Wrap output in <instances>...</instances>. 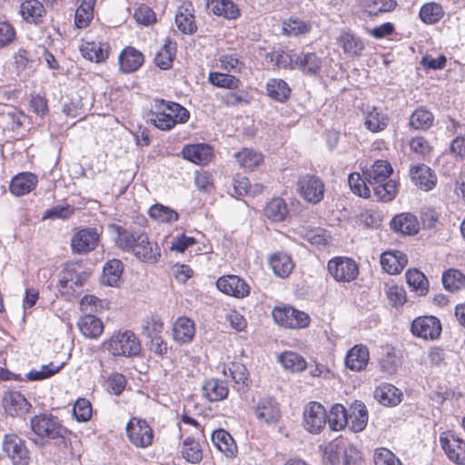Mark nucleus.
Masks as SVG:
<instances>
[{
	"label": "nucleus",
	"mask_w": 465,
	"mask_h": 465,
	"mask_svg": "<svg viewBox=\"0 0 465 465\" xmlns=\"http://www.w3.org/2000/svg\"><path fill=\"white\" fill-rule=\"evenodd\" d=\"M117 233L116 245L123 251L132 252L139 260L155 263L161 252L156 242H150L145 233L129 231L119 225H114Z\"/></svg>",
	"instance_id": "obj_1"
},
{
	"label": "nucleus",
	"mask_w": 465,
	"mask_h": 465,
	"mask_svg": "<svg viewBox=\"0 0 465 465\" xmlns=\"http://www.w3.org/2000/svg\"><path fill=\"white\" fill-rule=\"evenodd\" d=\"M147 121L162 131H170L177 124H184L190 118L189 111L174 102L155 99L146 114Z\"/></svg>",
	"instance_id": "obj_2"
},
{
	"label": "nucleus",
	"mask_w": 465,
	"mask_h": 465,
	"mask_svg": "<svg viewBox=\"0 0 465 465\" xmlns=\"http://www.w3.org/2000/svg\"><path fill=\"white\" fill-rule=\"evenodd\" d=\"M33 433L39 440H53L63 442L68 433V430L61 420L51 413L35 415L30 421Z\"/></svg>",
	"instance_id": "obj_3"
},
{
	"label": "nucleus",
	"mask_w": 465,
	"mask_h": 465,
	"mask_svg": "<svg viewBox=\"0 0 465 465\" xmlns=\"http://www.w3.org/2000/svg\"><path fill=\"white\" fill-rule=\"evenodd\" d=\"M104 345L115 357H132L141 351L140 341L131 331L114 332Z\"/></svg>",
	"instance_id": "obj_4"
},
{
	"label": "nucleus",
	"mask_w": 465,
	"mask_h": 465,
	"mask_svg": "<svg viewBox=\"0 0 465 465\" xmlns=\"http://www.w3.org/2000/svg\"><path fill=\"white\" fill-rule=\"evenodd\" d=\"M325 459L328 465H361V451L352 445L331 443L325 450Z\"/></svg>",
	"instance_id": "obj_5"
},
{
	"label": "nucleus",
	"mask_w": 465,
	"mask_h": 465,
	"mask_svg": "<svg viewBox=\"0 0 465 465\" xmlns=\"http://www.w3.org/2000/svg\"><path fill=\"white\" fill-rule=\"evenodd\" d=\"M272 314L274 322L285 328L304 329L311 322L308 313L291 306L274 307Z\"/></svg>",
	"instance_id": "obj_6"
},
{
	"label": "nucleus",
	"mask_w": 465,
	"mask_h": 465,
	"mask_svg": "<svg viewBox=\"0 0 465 465\" xmlns=\"http://www.w3.org/2000/svg\"><path fill=\"white\" fill-rule=\"evenodd\" d=\"M88 277L89 273L81 270L80 266L69 264L61 272L59 292L62 295L69 298L76 292V289L85 283Z\"/></svg>",
	"instance_id": "obj_7"
},
{
	"label": "nucleus",
	"mask_w": 465,
	"mask_h": 465,
	"mask_svg": "<svg viewBox=\"0 0 465 465\" xmlns=\"http://www.w3.org/2000/svg\"><path fill=\"white\" fill-rule=\"evenodd\" d=\"M329 273L337 282H351L359 275V267L354 260L348 257H334L328 262Z\"/></svg>",
	"instance_id": "obj_8"
},
{
	"label": "nucleus",
	"mask_w": 465,
	"mask_h": 465,
	"mask_svg": "<svg viewBox=\"0 0 465 465\" xmlns=\"http://www.w3.org/2000/svg\"><path fill=\"white\" fill-rule=\"evenodd\" d=\"M297 185L300 194L306 202L316 204L323 199L325 188L319 176L309 173L302 175Z\"/></svg>",
	"instance_id": "obj_9"
},
{
	"label": "nucleus",
	"mask_w": 465,
	"mask_h": 465,
	"mask_svg": "<svg viewBox=\"0 0 465 465\" xmlns=\"http://www.w3.org/2000/svg\"><path fill=\"white\" fill-rule=\"evenodd\" d=\"M327 411L323 405L311 401L303 409V428L310 433H320L326 425Z\"/></svg>",
	"instance_id": "obj_10"
},
{
	"label": "nucleus",
	"mask_w": 465,
	"mask_h": 465,
	"mask_svg": "<svg viewBox=\"0 0 465 465\" xmlns=\"http://www.w3.org/2000/svg\"><path fill=\"white\" fill-rule=\"evenodd\" d=\"M2 449L14 465L29 464L30 454L25 446V441L16 434L5 435L3 440Z\"/></svg>",
	"instance_id": "obj_11"
},
{
	"label": "nucleus",
	"mask_w": 465,
	"mask_h": 465,
	"mask_svg": "<svg viewBox=\"0 0 465 465\" xmlns=\"http://www.w3.org/2000/svg\"><path fill=\"white\" fill-rule=\"evenodd\" d=\"M126 432L130 441L136 447L146 448L153 443V430L143 420H130L126 425Z\"/></svg>",
	"instance_id": "obj_12"
},
{
	"label": "nucleus",
	"mask_w": 465,
	"mask_h": 465,
	"mask_svg": "<svg viewBox=\"0 0 465 465\" xmlns=\"http://www.w3.org/2000/svg\"><path fill=\"white\" fill-rule=\"evenodd\" d=\"M440 442L450 460L457 465H465V441L454 433H443Z\"/></svg>",
	"instance_id": "obj_13"
},
{
	"label": "nucleus",
	"mask_w": 465,
	"mask_h": 465,
	"mask_svg": "<svg viewBox=\"0 0 465 465\" xmlns=\"http://www.w3.org/2000/svg\"><path fill=\"white\" fill-rule=\"evenodd\" d=\"M411 330L413 335L417 337L425 340H434L440 336L441 325L438 318L423 316L413 320Z\"/></svg>",
	"instance_id": "obj_14"
},
{
	"label": "nucleus",
	"mask_w": 465,
	"mask_h": 465,
	"mask_svg": "<svg viewBox=\"0 0 465 465\" xmlns=\"http://www.w3.org/2000/svg\"><path fill=\"white\" fill-rule=\"evenodd\" d=\"M216 287L222 292L235 298H244L250 293V287L246 282L232 274L218 278Z\"/></svg>",
	"instance_id": "obj_15"
},
{
	"label": "nucleus",
	"mask_w": 465,
	"mask_h": 465,
	"mask_svg": "<svg viewBox=\"0 0 465 465\" xmlns=\"http://www.w3.org/2000/svg\"><path fill=\"white\" fill-rule=\"evenodd\" d=\"M254 413L259 421L268 425L275 424L281 418V411L278 402L271 397L259 400Z\"/></svg>",
	"instance_id": "obj_16"
},
{
	"label": "nucleus",
	"mask_w": 465,
	"mask_h": 465,
	"mask_svg": "<svg viewBox=\"0 0 465 465\" xmlns=\"http://www.w3.org/2000/svg\"><path fill=\"white\" fill-rule=\"evenodd\" d=\"M99 235L94 229H83L71 240L73 252L83 254L93 251L98 242Z\"/></svg>",
	"instance_id": "obj_17"
},
{
	"label": "nucleus",
	"mask_w": 465,
	"mask_h": 465,
	"mask_svg": "<svg viewBox=\"0 0 465 465\" xmlns=\"http://www.w3.org/2000/svg\"><path fill=\"white\" fill-rule=\"evenodd\" d=\"M348 424L346 427L353 432L362 431L368 423L369 416L365 404L361 401H355L347 410Z\"/></svg>",
	"instance_id": "obj_18"
},
{
	"label": "nucleus",
	"mask_w": 465,
	"mask_h": 465,
	"mask_svg": "<svg viewBox=\"0 0 465 465\" xmlns=\"http://www.w3.org/2000/svg\"><path fill=\"white\" fill-rule=\"evenodd\" d=\"M411 182L423 191L432 190L437 183L436 174L425 164H418L410 169Z\"/></svg>",
	"instance_id": "obj_19"
},
{
	"label": "nucleus",
	"mask_w": 465,
	"mask_h": 465,
	"mask_svg": "<svg viewBox=\"0 0 465 465\" xmlns=\"http://www.w3.org/2000/svg\"><path fill=\"white\" fill-rule=\"evenodd\" d=\"M294 61L295 69L306 75L317 74L322 66V58L314 52L302 51L296 54Z\"/></svg>",
	"instance_id": "obj_20"
},
{
	"label": "nucleus",
	"mask_w": 465,
	"mask_h": 465,
	"mask_svg": "<svg viewBox=\"0 0 465 465\" xmlns=\"http://www.w3.org/2000/svg\"><path fill=\"white\" fill-rule=\"evenodd\" d=\"M143 62V54L133 46L125 47L119 55L120 70L125 74L137 71Z\"/></svg>",
	"instance_id": "obj_21"
},
{
	"label": "nucleus",
	"mask_w": 465,
	"mask_h": 465,
	"mask_svg": "<svg viewBox=\"0 0 465 465\" xmlns=\"http://www.w3.org/2000/svg\"><path fill=\"white\" fill-rule=\"evenodd\" d=\"M182 154L184 159L200 165L207 164L213 157V149L205 143L189 144L183 147Z\"/></svg>",
	"instance_id": "obj_22"
},
{
	"label": "nucleus",
	"mask_w": 465,
	"mask_h": 465,
	"mask_svg": "<svg viewBox=\"0 0 465 465\" xmlns=\"http://www.w3.org/2000/svg\"><path fill=\"white\" fill-rule=\"evenodd\" d=\"M392 167L389 162L383 160L375 161L374 163L362 172L370 186L381 183L389 179L392 173Z\"/></svg>",
	"instance_id": "obj_23"
},
{
	"label": "nucleus",
	"mask_w": 465,
	"mask_h": 465,
	"mask_svg": "<svg viewBox=\"0 0 465 465\" xmlns=\"http://www.w3.org/2000/svg\"><path fill=\"white\" fill-rule=\"evenodd\" d=\"M5 411L11 416L23 415L31 408V404L19 391H9L3 399Z\"/></svg>",
	"instance_id": "obj_24"
},
{
	"label": "nucleus",
	"mask_w": 465,
	"mask_h": 465,
	"mask_svg": "<svg viewBox=\"0 0 465 465\" xmlns=\"http://www.w3.org/2000/svg\"><path fill=\"white\" fill-rule=\"evenodd\" d=\"M407 263V255L400 251L384 252L381 256V265L390 274L400 273Z\"/></svg>",
	"instance_id": "obj_25"
},
{
	"label": "nucleus",
	"mask_w": 465,
	"mask_h": 465,
	"mask_svg": "<svg viewBox=\"0 0 465 465\" xmlns=\"http://www.w3.org/2000/svg\"><path fill=\"white\" fill-rule=\"evenodd\" d=\"M391 227L401 234L413 235L419 232L420 224L415 215L403 213L392 218Z\"/></svg>",
	"instance_id": "obj_26"
},
{
	"label": "nucleus",
	"mask_w": 465,
	"mask_h": 465,
	"mask_svg": "<svg viewBox=\"0 0 465 465\" xmlns=\"http://www.w3.org/2000/svg\"><path fill=\"white\" fill-rule=\"evenodd\" d=\"M37 176L32 173H22L15 176L10 183V192L16 195L21 196L32 192L36 184Z\"/></svg>",
	"instance_id": "obj_27"
},
{
	"label": "nucleus",
	"mask_w": 465,
	"mask_h": 465,
	"mask_svg": "<svg viewBox=\"0 0 465 465\" xmlns=\"http://www.w3.org/2000/svg\"><path fill=\"white\" fill-rule=\"evenodd\" d=\"M45 13L44 5L38 0H25L20 5L23 19L30 24H41Z\"/></svg>",
	"instance_id": "obj_28"
},
{
	"label": "nucleus",
	"mask_w": 465,
	"mask_h": 465,
	"mask_svg": "<svg viewBox=\"0 0 465 465\" xmlns=\"http://www.w3.org/2000/svg\"><path fill=\"white\" fill-rule=\"evenodd\" d=\"M345 54L349 57H358L361 55L364 49V43L361 37L355 35L350 31H343L337 39Z\"/></svg>",
	"instance_id": "obj_29"
},
{
	"label": "nucleus",
	"mask_w": 465,
	"mask_h": 465,
	"mask_svg": "<svg viewBox=\"0 0 465 465\" xmlns=\"http://www.w3.org/2000/svg\"><path fill=\"white\" fill-rule=\"evenodd\" d=\"M374 397L383 406H396L401 401L402 392L391 383H382L375 389Z\"/></svg>",
	"instance_id": "obj_30"
},
{
	"label": "nucleus",
	"mask_w": 465,
	"mask_h": 465,
	"mask_svg": "<svg viewBox=\"0 0 465 465\" xmlns=\"http://www.w3.org/2000/svg\"><path fill=\"white\" fill-rule=\"evenodd\" d=\"M369 361V350L362 344L355 345L347 353L345 365L351 371H360L363 370Z\"/></svg>",
	"instance_id": "obj_31"
},
{
	"label": "nucleus",
	"mask_w": 465,
	"mask_h": 465,
	"mask_svg": "<svg viewBox=\"0 0 465 465\" xmlns=\"http://www.w3.org/2000/svg\"><path fill=\"white\" fill-rule=\"evenodd\" d=\"M202 389L203 396L212 402L224 400L229 393L227 383L218 379L206 380Z\"/></svg>",
	"instance_id": "obj_32"
},
{
	"label": "nucleus",
	"mask_w": 465,
	"mask_h": 465,
	"mask_svg": "<svg viewBox=\"0 0 465 465\" xmlns=\"http://www.w3.org/2000/svg\"><path fill=\"white\" fill-rule=\"evenodd\" d=\"M212 442L221 452L224 453L227 457H232L236 450L237 446L231 434L223 429H218L212 433Z\"/></svg>",
	"instance_id": "obj_33"
},
{
	"label": "nucleus",
	"mask_w": 465,
	"mask_h": 465,
	"mask_svg": "<svg viewBox=\"0 0 465 465\" xmlns=\"http://www.w3.org/2000/svg\"><path fill=\"white\" fill-rule=\"evenodd\" d=\"M269 264L275 275L286 278L292 272L294 263L289 254L278 252L271 255Z\"/></svg>",
	"instance_id": "obj_34"
},
{
	"label": "nucleus",
	"mask_w": 465,
	"mask_h": 465,
	"mask_svg": "<svg viewBox=\"0 0 465 465\" xmlns=\"http://www.w3.org/2000/svg\"><path fill=\"white\" fill-rule=\"evenodd\" d=\"M92 312V309H90V312ZM77 325L82 334L88 338H97L104 331V325L101 320L91 313L81 317Z\"/></svg>",
	"instance_id": "obj_35"
},
{
	"label": "nucleus",
	"mask_w": 465,
	"mask_h": 465,
	"mask_svg": "<svg viewBox=\"0 0 465 465\" xmlns=\"http://www.w3.org/2000/svg\"><path fill=\"white\" fill-rule=\"evenodd\" d=\"M194 333V323L189 318L180 317L173 324V336L174 341L180 343H187L191 341Z\"/></svg>",
	"instance_id": "obj_36"
},
{
	"label": "nucleus",
	"mask_w": 465,
	"mask_h": 465,
	"mask_svg": "<svg viewBox=\"0 0 465 465\" xmlns=\"http://www.w3.org/2000/svg\"><path fill=\"white\" fill-rule=\"evenodd\" d=\"M207 7L226 19H236L240 15L238 6L231 0H207Z\"/></svg>",
	"instance_id": "obj_37"
},
{
	"label": "nucleus",
	"mask_w": 465,
	"mask_h": 465,
	"mask_svg": "<svg viewBox=\"0 0 465 465\" xmlns=\"http://www.w3.org/2000/svg\"><path fill=\"white\" fill-rule=\"evenodd\" d=\"M82 55L95 63H101L108 57V45L104 43L87 42L81 47Z\"/></svg>",
	"instance_id": "obj_38"
},
{
	"label": "nucleus",
	"mask_w": 465,
	"mask_h": 465,
	"mask_svg": "<svg viewBox=\"0 0 465 465\" xmlns=\"http://www.w3.org/2000/svg\"><path fill=\"white\" fill-rule=\"evenodd\" d=\"M175 54L176 43L167 38L164 45L157 52L154 63L162 70H167L172 66Z\"/></svg>",
	"instance_id": "obj_39"
},
{
	"label": "nucleus",
	"mask_w": 465,
	"mask_h": 465,
	"mask_svg": "<svg viewBox=\"0 0 465 465\" xmlns=\"http://www.w3.org/2000/svg\"><path fill=\"white\" fill-rule=\"evenodd\" d=\"M364 124L369 131L378 133L388 126L389 117L377 107H372L365 115Z\"/></svg>",
	"instance_id": "obj_40"
},
{
	"label": "nucleus",
	"mask_w": 465,
	"mask_h": 465,
	"mask_svg": "<svg viewBox=\"0 0 465 465\" xmlns=\"http://www.w3.org/2000/svg\"><path fill=\"white\" fill-rule=\"evenodd\" d=\"M370 188L371 192H373V197L381 202H391L398 193L397 183L391 179L371 185Z\"/></svg>",
	"instance_id": "obj_41"
},
{
	"label": "nucleus",
	"mask_w": 465,
	"mask_h": 465,
	"mask_svg": "<svg viewBox=\"0 0 465 465\" xmlns=\"http://www.w3.org/2000/svg\"><path fill=\"white\" fill-rule=\"evenodd\" d=\"M124 270L123 262L118 259L109 260L103 268L102 282L108 286H115Z\"/></svg>",
	"instance_id": "obj_42"
},
{
	"label": "nucleus",
	"mask_w": 465,
	"mask_h": 465,
	"mask_svg": "<svg viewBox=\"0 0 465 465\" xmlns=\"http://www.w3.org/2000/svg\"><path fill=\"white\" fill-rule=\"evenodd\" d=\"M289 213L287 204L282 198H273L264 208V215L273 223H280L286 219Z\"/></svg>",
	"instance_id": "obj_43"
},
{
	"label": "nucleus",
	"mask_w": 465,
	"mask_h": 465,
	"mask_svg": "<svg viewBox=\"0 0 465 465\" xmlns=\"http://www.w3.org/2000/svg\"><path fill=\"white\" fill-rule=\"evenodd\" d=\"M208 82L213 86L232 91L237 90L242 84L241 80L236 76L220 72H210Z\"/></svg>",
	"instance_id": "obj_44"
},
{
	"label": "nucleus",
	"mask_w": 465,
	"mask_h": 465,
	"mask_svg": "<svg viewBox=\"0 0 465 465\" xmlns=\"http://www.w3.org/2000/svg\"><path fill=\"white\" fill-rule=\"evenodd\" d=\"M96 0H82L74 15V24L78 28H85L94 17Z\"/></svg>",
	"instance_id": "obj_45"
},
{
	"label": "nucleus",
	"mask_w": 465,
	"mask_h": 465,
	"mask_svg": "<svg viewBox=\"0 0 465 465\" xmlns=\"http://www.w3.org/2000/svg\"><path fill=\"white\" fill-rule=\"evenodd\" d=\"M434 121V116L431 112L424 107H419L410 116L409 125L415 130H427Z\"/></svg>",
	"instance_id": "obj_46"
},
{
	"label": "nucleus",
	"mask_w": 465,
	"mask_h": 465,
	"mask_svg": "<svg viewBox=\"0 0 465 465\" xmlns=\"http://www.w3.org/2000/svg\"><path fill=\"white\" fill-rule=\"evenodd\" d=\"M268 95L275 101L284 102L291 94V88L282 79H270L266 84Z\"/></svg>",
	"instance_id": "obj_47"
},
{
	"label": "nucleus",
	"mask_w": 465,
	"mask_h": 465,
	"mask_svg": "<svg viewBox=\"0 0 465 465\" xmlns=\"http://www.w3.org/2000/svg\"><path fill=\"white\" fill-rule=\"evenodd\" d=\"M327 421L332 430H341L348 424L347 410L339 403L332 405L329 414H327Z\"/></svg>",
	"instance_id": "obj_48"
},
{
	"label": "nucleus",
	"mask_w": 465,
	"mask_h": 465,
	"mask_svg": "<svg viewBox=\"0 0 465 465\" xmlns=\"http://www.w3.org/2000/svg\"><path fill=\"white\" fill-rule=\"evenodd\" d=\"M178 29L185 35H193L197 31L194 15L188 8L180 9L175 15Z\"/></svg>",
	"instance_id": "obj_49"
},
{
	"label": "nucleus",
	"mask_w": 465,
	"mask_h": 465,
	"mask_svg": "<svg viewBox=\"0 0 465 465\" xmlns=\"http://www.w3.org/2000/svg\"><path fill=\"white\" fill-rule=\"evenodd\" d=\"M280 361L284 369L292 372H301L307 368L305 359L300 354L292 351H284L280 356Z\"/></svg>",
	"instance_id": "obj_50"
},
{
	"label": "nucleus",
	"mask_w": 465,
	"mask_h": 465,
	"mask_svg": "<svg viewBox=\"0 0 465 465\" xmlns=\"http://www.w3.org/2000/svg\"><path fill=\"white\" fill-rule=\"evenodd\" d=\"M442 284L445 290L457 292L465 286V275L459 270L450 269L442 275Z\"/></svg>",
	"instance_id": "obj_51"
},
{
	"label": "nucleus",
	"mask_w": 465,
	"mask_h": 465,
	"mask_svg": "<svg viewBox=\"0 0 465 465\" xmlns=\"http://www.w3.org/2000/svg\"><path fill=\"white\" fill-rule=\"evenodd\" d=\"M406 281L409 286L419 295L422 296L428 292L429 282L425 275L419 270H408L406 272Z\"/></svg>",
	"instance_id": "obj_52"
},
{
	"label": "nucleus",
	"mask_w": 465,
	"mask_h": 465,
	"mask_svg": "<svg viewBox=\"0 0 465 465\" xmlns=\"http://www.w3.org/2000/svg\"><path fill=\"white\" fill-rule=\"evenodd\" d=\"M312 29L310 22L299 18H289L282 24L283 33L289 36H300L308 34Z\"/></svg>",
	"instance_id": "obj_53"
},
{
	"label": "nucleus",
	"mask_w": 465,
	"mask_h": 465,
	"mask_svg": "<svg viewBox=\"0 0 465 465\" xmlns=\"http://www.w3.org/2000/svg\"><path fill=\"white\" fill-rule=\"evenodd\" d=\"M181 453L182 456L191 463H198L203 459V451L200 443L191 437L183 440Z\"/></svg>",
	"instance_id": "obj_54"
},
{
	"label": "nucleus",
	"mask_w": 465,
	"mask_h": 465,
	"mask_svg": "<svg viewBox=\"0 0 465 465\" xmlns=\"http://www.w3.org/2000/svg\"><path fill=\"white\" fill-rule=\"evenodd\" d=\"M420 19L428 25L438 23L443 16V9L440 4L427 3L420 10Z\"/></svg>",
	"instance_id": "obj_55"
},
{
	"label": "nucleus",
	"mask_w": 465,
	"mask_h": 465,
	"mask_svg": "<svg viewBox=\"0 0 465 465\" xmlns=\"http://www.w3.org/2000/svg\"><path fill=\"white\" fill-rule=\"evenodd\" d=\"M149 215L151 218L161 223H173L179 218L176 211L160 203L153 204L149 209Z\"/></svg>",
	"instance_id": "obj_56"
},
{
	"label": "nucleus",
	"mask_w": 465,
	"mask_h": 465,
	"mask_svg": "<svg viewBox=\"0 0 465 465\" xmlns=\"http://www.w3.org/2000/svg\"><path fill=\"white\" fill-rule=\"evenodd\" d=\"M237 163L243 168L252 170L258 166L262 161V156L254 152L253 150L244 148L235 154Z\"/></svg>",
	"instance_id": "obj_57"
},
{
	"label": "nucleus",
	"mask_w": 465,
	"mask_h": 465,
	"mask_svg": "<svg viewBox=\"0 0 465 465\" xmlns=\"http://www.w3.org/2000/svg\"><path fill=\"white\" fill-rule=\"evenodd\" d=\"M348 183L353 193L363 198H370L371 196L368 182L365 177L363 176L362 178L360 173H351L348 178Z\"/></svg>",
	"instance_id": "obj_58"
},
{
	"label": "nucleus",
	"mask_w": 465,
	"mask_h": 465,
	"mask_svg": "<svg viewBox=\"0 0 465 465\" xmlns=\"http://www.w3.org/2000/svg\"><path fill=\"white\" fill-rule=\"evenodd\" d=\"M238 390L247 386L249 372L247 368L240 362H231L227 368Z\"/></svg>",
	"instance_id": "obj_59"
},
{
	"label": "nucleus",
	"mask_w": 465,
	"mask_h": 465,
	"mask_svg": "<svg viewBox=\"0 0 465 465\" xmlns=\"http://www.w3.org/2000/svg\"><path fill=\"white\" fill-rule=\"evenodd\" d=\"M296 53L279 50L270 54V61L280 68L295 69L294 59H296Z\"/></svg>",
	"instance_id": "obj_60"
},
{
	"label": "nucleus",
	"mask_w": 465,
	"mask_h": 465,
	"mask_svg": "<svg viewBox=\"0 0 465 465\" xmlns=\"http://www.w3.org/2000/svg\"><path fill=\"white\" fill-rule=\"evenodd\" d=\"M64 367V363L60 365H54L53 362H50L46 365H42L39 371L32 370L27 374L26 377L29 381H42L47 378L54 376Z\"/></svg>",
	"instance_id": "obj_61"
},
{
	"label": "nucleus",
	"mask_w": 465,
	"mask_h": 465,
	"mask_svg": "<svg viewBox=\"0 0 465 465\" xmlns=\"http://www.w3.org/2000/svg\"><path fill=\"white\" fill-rule=\"evenodd\" d=\"M300 235L308 242L313 245H324L327 243L324 232L322 228H305L302 227L300 232Z\"/></svg>",
	"instance_id": "obj_62"
},
{
	"label": "nucleus",
	"mask_w": 465,
	"mask_h": 465,
	"mask_svg": "<svg viewBox=\"0 0 465 465\" xmlns=\"http://www.w3.org/2000/svg\"><path fill=\"white\" fill-rule=\"evenodd\" d=\"M221 67L228 72L240 73L244 67L239 54L235 53L223 54L219 58Z\"/></svg>",
	"instance_id": "obj_63"
},
{
	"label": "nucleus",
	"mask_w": 465,
	"mask_h": 465,
	"mask_svg": "<svg viewBox=\"0 0 465 465\" xmlns=\"http://www.w3.org/2000/svg\"><path fill=\"white\" fill-rule=\"evenodd\" d=\"M375 465H401L398 457L386 448H378L373 454Z\"/></svg>",
	"instance_id": "obj_64"
}]
</instances>
